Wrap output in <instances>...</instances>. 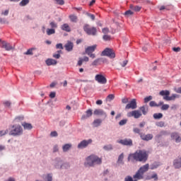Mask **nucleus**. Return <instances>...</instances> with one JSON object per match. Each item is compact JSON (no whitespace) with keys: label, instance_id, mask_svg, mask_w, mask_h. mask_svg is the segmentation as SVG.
I'll list each match as a JSON object with an SVG mask.
<instances>
[{"label":"nucleus","instance_id":"ddd939ff","mask_svg":"<svg viewBox=\"0 0 181 181\" xmlns=\"http://www.w3.org/2000/svg\"><path fill=\"white\" fill-rule=\"evenodd\" d=\"M0 46H1V47H3V49H5L6 50H11L12 49V47L9 43H8L5 41H1V39H0Z\"/></svg>","mask_w":181,"mask_h":181},{"label":"nucleus","instance_id":"2eb2a0df","mask_svg":"<svg viewBox=\"0 0 181 181\" xmlns=\"http://www.w3.org/2000/svg\"><path fill=\"white\" fill-rule=\"evenodd\" d=\"M64 47L67 52H71L74 48V43L71 41H68L67 43L64 45Z\"/></svg>","mask_w":181,"mask_h":181},{"label":"nucleus","instance_id":"f3484780","mask_svg":"<svg viewBox=\"0 0 181 181\" xmlns=\"http://www.w3.org/2000/svg\"><path fill=\"white\" fill-rule=\"evenodd\" d=\"M174 167L176 169L181 168V158L175 160V161H174Z\"/></svg>","mask_w":181,"mask_h":181},{"label":"nucleus","instance_id":"c756f323","mask_svg":"<svg viewBox=\"0 0 181 181\" xmlns=\"http://www.w3.org/2000/svg\"><path fill=\"white\" fill-rule=\"evenodd\" d=\"M130 8L134 11H139L141 8L139 6H134V5L131 4Z\"/></svg>","mask_w":181,"mask_h":181},{"label":"nucleus","instance_id":"cd10ccee","mask_svg":"<svg viewBox=\"0 0 181 181\" xmlns=\"http://www.w3.org/2000/svg\"><path fill=\"white\" fill-rule=\"evenodd\" d=\"M102 124V120L100 119H95L93 122V125L95 127H98Z\"/></svg>","mask_w":181,"mask_h":181},{"label":"nucleus","instance_id":"20e7f679","mask_svg":"<svg viewBox=\"0 0 181 181\" xmlns=\"http://www.w3.org/2000/svg\"><path fill=\"white\" fill-rule=\"evenodd\" d=\"M149 170V164L147 163L141 166L135 174V177L141 180L144 178V173H147Z\"/></svg>","mask_w":181,"mask_h":181},{"label":"nucleus","instance_id":"0e129e2a","mask_svg":"<svg viewBox=\"0 0 181 181\" xmlns=\"http://www.w3.org/2000/svg\"><path fill=\"white\" fill-rule=\"evenodd\" d=\"M49 97H50V98H54V97H56V93H55V92H52V93L49 94Z\"/></svg>","mask_w":181,"mask_h":181},{"label":"nucleus","instance_id":"8fccbe9b","mask_svg":"<svg viewBox=\"0 0 181 181\" xmlns=\"http://www.w3.org/2000/svg\"><path fill=\"white\" fill-rule=\"evenodd\" d=\"M152 100V96H148L144 98V103H148V101H151Z\"/></svg>","mask_w":181,"mask_h":181},{"label":"nucleus","instance_id":"f257e3e1","mask_svg":"<svg viewBox=\"0 0 181 181\" xmlns=\"http://www.w3.org/2000/svg\"><path fill=\"white\" fill-rule=\"evenodd\" d=\"M148 154L145 150H138L134 153L129 156V160L146 163L148 160Z\"/></svg>","mask_w":181,"mask_h":181},{"label":"nucleus","instance_id":"1a4fd4ad","mask_svg":"<svg viewBox=\"0 0 181 181\" xmlns=\"http://www.w3.org/2000/svg\"><path fill=\"white\" fill-rule=\"evenodd\" d=\"M117 143L126 146H132L133 145V141L131 139H120L117 141Z\"/></svg>","mask_w":181,"mask_h":181},{"label":"nucleus","instance_id":"a19ab883","mask_svg":"<svg viewBox=\"0 0 181 181\" xmlns=\"http://www.w3.org/2000/svg\"><path fill=\"white\" fill-rule=\"evenodd\" d=\"M127 123V119H122L119 122V126H124Z\"/></svg>","mask_w":181,"mask_h":181},{"label":"nucleus","instance_id":"7c9ffc66","mask_svg":"<svg viewBox=\"0 0 181 181\" xmlns=\"http://www.w3.org/2000/svg\"><path fill=\"white\" fill-rule=\"evenodd\" d=\"M123 159H124V153H122L121 155H119L118 158L117 163L123 165L124 164Z\"/></svg>","mask_w":181,"mask_h":181},{"label":"nucleus","instance_id":"a18cd8bd","mask_svg":"<svg viewBox=\"0 0 181 181\" xmlns=\"http://www.w3.org/2000/svg\"><path fill=\"white\" fill-rule=\"evenodd\" d=\"M61 52L62 51L60 50V51H58V54H54L53 57L54 59H59V57H61V55H60Z\"/></svg>","mask_w":181,"mask_h":181},{"label":"nucleus","instance_id":"6e6552de","mask_svg":"<svg viewBox=\"0 0 181 181\" xmlns=\"http://www.w3.org/2000/svg\"><path fill=\"white\" fill-rule=\"evenodd\" d=\"M142 114L140 110H133L127 114L128 117H134V119H139Z\"/></svg>","mask_w":181,"mask_h":181},{"label":"nucleus","instance_id":"4d7b16f0","mask_svg":"<svg viewBox=\"0 0 181 181\" xmlns=\"http://www.w3.org/2000/svg\"><path fill=\"white\" fill-rule=\"evenodd\" d=\"M57 49H61L62 50L63 49V45L62 43H59L56 45Z\"/></svg>","mask_w":181,"mask_h":181},{"label":"nucleus","instance_id":"72a5a7b5","mask_svg":"<svg viewBox=\"0 0 181 181\" xmlns=\"http://www.w3.org/2000/svg\"><path fill=\"white\" fill-rule=\"evenodd\" d=\"M140 110L141 112H143L144 115H146L148 112V108H146L145 106H142L140 107Z\"/></svg>","mask_w":181,"mask_h":181},{"label":"nucleus","instance_id":"bb28decb","mask_svg":"<svg viewBox=\"0 0 181 181\" xmlns=\"http://www.w3.org/2000/svg\"><path fill=\"white\" fill-rule=\"evenodd\" d=\"M163 102H160L158 105L155 101H151L149 103L150 107H160V105H163Z\"/></svg>","mask_w":181,"mask_h":181},{"label":"nucleus","instance_id":"13d9d810","mask_svg":"<svg viewBox=\"0 0 181 181\" xmlns=\"http://www.w3.org/2000/svg\"><path fill=\"white\" fill-rule=\"evenodd\" d=\"M88 16H89L93 21H94L95 19V17L93 14L91 13H87Z\"/></svg>","mask_w":181,"mask_h":181},{"label":"nucleus","instance_id":"bf43d9fd","mask_svg":"<svg viewBox=\"0 0 181 181\" xmlns=\"http://www.w3.org/2000/svg\"><path fill=\"white\" fill-rule=\"evenodd\" d=\"M103 39L105 40H110V35H105L104 36H103Z\"/></svg>","mask_w":181,"mask_h":181},{"label":"nucleus","instance_id":"49530a36","mask_svg":"<svg viewBox=\"0 0 181 181\" xmlns=\"http://www.w3.org/2000/svg\"><path fill=\"white\" fill-rule=\"evenodd\" d=\"M51 28H57V24L56 23H54V21L51 22L49 23Z\"/></svg>","mask_w":181,"mask_h":181},{"label":"nucleus","instance_id":"338daca9","mask_svg":"<svg viewBox=\"0 0 181 181\" xmlns=\"http://www.w3.org/2000/svg\"><path fill=\"white\" fill-rule=\"evenodd\" d=\"M4 104L5 107H10V105H11V103L8 101L4 102Z\"/></svg>","mask_w":181,"mask_h":181},{"label":"nucleus","instance_id":"c03bdc74","mask_svg":"<svg viewBox=\"0 0 181 181\" xmlns=\"http://www.w3.org/2000/svg\"><path fill=\"white\" fill-rule=\"evenodd\" d=\"M169 107H170L169 105H167V104L163 105V106L161 107V110H163V111H165V110H168Z\"/></svg>","mask_w":181,"mask_h":181},{"label":"nucleus","instance_id":"5fc2aeb1","mask_svg":"<svg viewBox=\"0 0 181 181\" xmlns=\"http://www.w3.org/2000/svg\"><path fill=\"white\" fill-rule=\"evenodd\" d=\"M123 104H127L129 103V99L127 98H124L122 100Z\"/></svg>","mask_w":181,"mask_h":181},{"label":"nucleus","instance_id":"79ce46f5","mask_svg":"<svg viewBox=\"0 0 181 181\" xmlns=\"http://www.w3.org/2000/svg\"><path fill=\"white\" fill-rule=\"evenodd\" d=\"M62 161H59V165H60V168H64V167H66V168H69V164H67V163H64V164H63V165H62Z\"/></svg>","mask_w":181,"mask_h":181},{"label":"nucleus","instance_id":"052dcab7","mask_svg":"<svg viewBox=\"0 0 181 181\" xmlns=\"http://www.w3.org/2000/svg\"><path fill=\"white\" fill-rule=\"evenodd\" d=\"M58 151H59L58 146H54V148H53V152L57 153Z\"/></svg>","mask_w":181,"mask_h":181},{"label":"nucleus","instance_id":"4be33fe9","mask_svg":"<svg viewBox=\"0 0 181 181\" xmlns=\"http://www.w3.org/2000/svg\"><path fill=\"white\" fill-rule=\"evenodd\" d=\"M62 30L66 31V32H70L71 31V28L69 27V24L64 23L61 26Z\"/></svg>","mask_w":181,"mask_h":181},{"label":"nucleus","instance_id":"4468645a","mask_svg":"<svg viewBox=\"0 0 181 181\" xmlns=\"http://www.w3.org/2000/svg\"><path fill=\"white\" fill-rule=\"evenodd\" d=\"M141 139L143 141H148L152 140L153 139V134H140Z\"/></svg>","mask_w":181,"mask_h":181},{"label":"nucleus","instance_id":"6e6d98bb","mask_svg":"<svg viewBox=\"0 0 181 181\" xmlns=\"http://www.w3.org/2000/svg\"><path fill=\"white\" fill-rule=\"evenodd\" d=\"M50 135H51L52 137H57L58 136L57 132H55V131L52 132Z\"/></svg>","mask_w":181,"mask_h":181},{"label":"nucleus","instance_id":"e433bc0d","mask_svg":"<svg viewBox=\"0 0 181 181\" xmlns=\"http://www.w3.org/2000/svg\"><path fill=\"white\" fill-rule=\"evenodd\" d=\"M55 33V30L53 29V28H47V34L48 35H52V34H54Z\"/></svg>","mask_w":181,"mask_h":181},{"label":"nucleus","instance_id":"58836bf2","mask_svg":"<svg viewBox=\"0 0 181 181\" xmlns=\"http://www.w3.org/2000/svg\"><path fill=\"white\" fill-rule=\"evenodd\" d=\"M29 1H30V0H22L20 2L19 5L21 6H25V5H27L29 3Z\"/></svg>","mask_w":181,"mask_h":181},{"label":"nucleus","instance_id":"e2e57ef3","mask_svg":"<svg viewBox=\"0 0 181 181\" xmlns=\"http://www.w3.org/2000/svg\"><path fill=\"white\" fill-rule=\"evenodd\" d=\"M58 4L63 5L64 4V0H55Z\"/></svg>","mask_w":181,"mask_h":181},{"label":"nucleus","instance_id":"393cba45","mask_svg":"<svg viewBox=\"0 0 181 181\" xmlns=\"http://www.w3.org/2000/svg\"><path fill=\"white\" fill-rule=\"evenodd\" d=\"M22 126L24 127V129L25 130H30L33 129V126L31 125V124L29 123H23L22 124Z\"/></svg>","mask_w":181,"mask_h":181},{"label":"nucleus","instance_id":"f704fd0d","mask_svg":"<svg viewBox=\"0 0 181 181\" xmlns=\"http://www.w3.org/2000/svg\"><path fill=\"white\" fill-rule=\"evenodd\" d=\"M103 148L105 151H110L112 150V146L111 144L105 145Z\"/></svg>","mask_w":181,"mask_h":181},{"label":"nucleus","instance_id":"a878e982","mask_svg":"<svg viewBox=\"0 0 181 181\" xmlns=\"http://www.w3.org/2000/svg\"><path fill=\"white\" fill-rule=\"evenodd\" d=\"M71 148V144H66L63 146L62 149L64 153L69 151V150Z\"/></svg>","mask_w":181,"mask_h":181},{"label":"nucleus","instance_id":"9b49d317","mask_svg":"<svg viewBox=\"0 0 181 181\" xmlns=\"http://www.w3.org/2000/svg\"><path fill=\"white\" fill-rule=\"evenodd\" d=\"M126 110H136L137 108V103L136 99H132L127 105Z\"/></svg>","mask_w":181,"mask_h":181},{"label":"nucleus","instance_id":"de8ad7c7","mask_svg":"<svg viewBox=\"0 0 181 181\" xmlns=\"http://www.w3.org/2000/svg\"><path fill=\"white\" fill-rule=\"evenodd\" d=\"M133 132L134 134H140L141 130L139 128H134Z\"/></svg>","mask_w":181,"mask_h":181},{"label":"nucleus","instance_id":"39448f33","mask_svg":"<svg viewBox=\"0 0 181 181\" xmlns=\"http://www.w3.org/2000/svg\"><path fill=\"white\" fill-rule=\"evenodd\" d=\"M96 49H97L96 45L88 46L85 49V53L86 54H88V56H89L90 59H95L96 55L93 52H95V50H96Z\"/></svg>","mask_w":181,"mask_h":181},{"label":"nucleus","instance_id":"680f3d73","mask_svg":"<svg viewBox=\"0 0 181 181\" xmlns=\"http://www.w3.org/2000/svg\"><path fill=\"white\" fill-rule=\"evenodd\" d=\"M151 179H155L156 181H157L158 180V175L157 174H153L152 176H151Z\"/></svg>","mask_w":181,"mask_h":181},{"label":"nucleus","instance_id":"423d86ee","mask_svg":"<svg viewBox=\"0 0 181 181\" xmlns=\"http://www.w3.org/2000/svg\"><path fill=\"white\" fill-rule=\"evenodd\" d=\"M83 30L89 35H95L97 34V29H96V28L90 27L88 24H86L83 26Z\"/></svg>","mask_w":181,"mask_h":181},{"label":"nucleus","instance_id":"774afa93","mask_svg":"<svg viewBox=\"0 0 181 181\" xmlns=\"http://www.w3.org/2000/svg\"><path fill=\"white\" fill-rule=\"evenodd\" d=\"M6 181H16V180L14 179V177H8V180H6Z\"/></svg>","mask_w":181,"mask_h":181},{"label":"nucleus","instance_id":"f8f14e48","mask_svg":"<svg viewBox=\"0 0 181 181\" xmlns=\"http://www.w3.org/2000/svg\"><path fill=\"white\" fill-rule=\"evenodd\" d=\"M95 81H98L100 84H106L107 79L106 78L101 75V74H97L95 77Z\"/></svg>","mask_w":181,"mask_h":181},{"label":"nucleus","instance_id":"09e8293b","mask_svg":"<svg viewBox=\"0 0 181 181\" xmlns=\"http://www.w3.org/2000/svg\"><path fill=\"white\" fill-rule=\"evenodd\" d=\"M133 14H134V13H133L131 10L127 11L124 13V15H125V16H131V15H133Z\"/></svg>","mask_w":181,"mask_h":181},{"label":"nucleus","instance_id":"7ed1b4c3","mask_svg":"<svg viewBox=\"0 0 181 181\" xmlns=\"http://www.w3.org/2000/svg\"><path fill=\"white\" fill-rule=\"evenodd\" d=\"M9 136H19L23 134V128L19 124L11 125L9 129Z\"/></svg>","mask_w":181,"mask_h":181},{"label":"nucleus","instance_id":"ea45409f","mask_svg":"<svg viewBox=\"0 0 181 181\" xmlns=\"http://www.w3.org/2000/svg\"><path fill=\"white\" fill-rule=\"evenodd\" d=\"M179 136L177 133H172L171 134V138L173 139V140H176V139H177V137Z\"/></svg>","mask_w":181,"mask_h":181},{"label":"nucleus","instance_id":"603ef678","mask_svg":"<svg viewBox=\"0 0 181 181\" xmlns=\"http://www.w3.org/2000/svg\"><path fill=\"white\" fill-rule=\"evenodd\" d=\"M46 181H52V177L50 174H48L46 177Z\"/></svg>","mask_w":181,"mask_h":181},{"label":"nucleus","instance_id":"0eeeda50","mask_svg":"<svg viewBox=\"0 0 181 181\" xmlns=\"http://www.w3.org/2000/svg\"><path fill=\"white\" fill-rule=\"evenodd\" d=\"M101 56H107V57H110V59H115V54L112 49L106 48L102 52Z\"/></svg>","mask_w":181,"mask_h":181},{"label":"nucleus","instance_id":"b1692460","mask_svg":"<svg viewBox=\"0 0 181 181\" xmlns=\"http://www.w3.org/2000/svg\"><path fill=\"white\" fill-rule=\"evenodd\" d=\"M34 50H37V48L32 47L30 49H28L26 52L24 53V54H26L27 56H33V52Z\"/></svg>","mask_w":181,"mask_h":181},{"label":"nucleus","instance_id":"9d476101","mask_svg":"<svg viewBox=\"0 0 181 181\" xmlns=\"http://www.w3.org/2000/svg\"><path fill=\"white\" fill-rule=\"evenodd\" d=\"M91 143H92V139L83 140L79 143V144L78 145V149L86 148L88 145L91 144Z\"/></svg>","mask_w":181,"mask_h":181},{"label":"nucleus","instance_id":"c9c22d12","mask_svg":"<svg viewBox=\"0 0 181 181\" xmlns=\"http://www.w3.org/2000/svg\"><path fill=\"white\" fill-rule=\"evenodd\" d=\"M8 134V130H1L0 131V137L4 136Z\"/></svg>","mask_w":181,"mask_h":181},{"label":"nucleus","instance_id":"5701e85b","mask_svg":"<svg viewBox=\"0 0 181 181\" xmlns=\"http://www.w3.org/2000/svg\"><path fill=\"white\" fill-rule=\"evenodd\" d=\"M139 179L135 177V175L133 176V178L131 176H127L124 179V181H139Z\"/></svg>","mask_w":181,"mask_h":181},{"label":"nucleus","instance_id":"f03ea898","mask_svg":"<svg viewBox=\"0 0 181 181\" xmlns=\"http://www.w3.org/2000/svg\"><path fill=\"white\" fill-rule=\"evenodd\" d=\"M102 160L97 156L90 155L86 158V162L84 163L85 167H94L95 165H101Z\"/></svg>","mask_w":181,"mask_h":181},{"label":"nucleus","instance_id":"4c0bfd02","mask_svg":"<svg viewBox=\"0 0 181 181\" xmlns=\"http://www.w3.org/2000/svg\"><path fill=\"white\" fill-rule=\"evenodd\" d=\"M101 60V58H98L96 59H95L93 62H92V66H98Z\"/></svg>","mask_w":181,"mask_h":181},{"label":"nucleus","instance_id":"412c9836","mask_svg":"<svg viewBox=\"0 0 181 181\" xmlns=\"http://www.w3.org/2000/svg\"><path fill=\"white\" fill-rule=\"evenodd\" d=\"M91 115H93V112H92V110L90 109H89L86 111V115L82 116V119L89 118L91 117Z\"/></svg>","mask_w":181,"mask_h":181},{"label":"nucleus","instance_id":"c85d7f7f","mask_svg":"<svg viewBox=\"0 0 181 181\" xmlns=\"http://www.w3.org/2000/svg\"><path fill=\"white\" fill-rule=\"evenodd\" d=\"M160 95H163V97H169L170 91L169 90H161L160 92Z\"/></svg>","mask_w":181,"mask_h":181},{"label":"nucleus","instance_id":"37998d69","mask_svg":"<svg viewBox=\"0 0 181 181\" xmlns=\"http://www.w3.org/2000/svg\"><path fill=\"white\" fill-rule=\"evenodd\" d=\"M156 126L158 127L162 128L165 126V123L163 122H158L156 123Z\"/></svg>","mask_w":181,"mask_h":181},{"label":"nucleus","instance_id":"aec40b11","mask_svg":"<svg viewBox=\"0 0 181 181\" xmlns=\"http://www.w3.org/2000/svg\"><path fill=\"white\" fill-rule=\"evenodd\" d=\"M95 115H106V113L102 109H96L94 111Z\"/></svg>","mask_w":181,"mask_h":181},{"label":"nucleus","instance_id":"864d4df0","mask_svg":"<svg viewBox=\"0 0 181 181\" xmlns=\"http://www.w3.org/2000/svg\"><path fill=\"white\" fill-rule=\"evenodd\" d=\"M107 100H114L115 98V95L113 94H110L107 97Z\"/></svg>","mask_w":181,"mask_h":181},{"label":"nucleus","instance_id":"2f4dec72","mask_svg":"<svg viewBox=\"0 0 181 181\" xmlns=\"http://www.w3.org/2000/svg\"><path fill=\"white\" fill-rule=\"evenodd\" d=\"M153 118L155 119H160L163 118V114L162 113H155L153 115Z\"/></svg>","mask_w":181,"mask_h":181},{"label":"nucleus","instance_id":"69168bd1","mask_svg":"<svg viewBox=\"0 0 181 181\" xmlns=\"http://www.w3.org/2000/svg\"><path fill=\"white\" fill-rule=\"evenodd\" d=\"M160 10L163 11V10H169V9H168V6H162L160 7Z\"/></svg>","mask_w":181,"mask_h":181},{"label":"nucleus","instance_id":"a211bd4d","mask_svg":"<svg viewBox=\"0 0 181 181\" xmlns=\"http://www.w3.org/2000/svg\"><path fill=\"white\" fill-rule=\"evenodd\" d=\"M176 97V94H173L171 96H164L163 100H165L166 101H173L175 100Z\"/></svg>","mask_w":181,"mask_h":181},{"label":"nucleus","instance_id":"6ab92c4d","mask_svg":"<svg viewBox=\"0 0 181 181\" xmlns=\"http://www.w3.org/2000/svg\"><path fill=\"white\" fill-rule=\"evenodd\" d=\"M57 61L55 59H48L46 60V64L47 66H52L54 64H57Z\"/></svg>","mask_w":181,"mask_h":181},{"label":"nucleus","instance_id":"dca6fc26","mask_svg":"<svg viewBox=\"0 0 181 181\" xmlns=\"http://www.w3.org/2000/svg\"><path fill=\"white\" fill-rule=\"evenodd\" d=\"M84 62H86V63H87L88 62H89V58H88V57H84L83 58L80 57V58H79V60H78V66L79 67H81V66H82V64H83V63Z\"/></svg>","mask_w":181,"mask_h":181},{"label":"nucleus","instance_id":"3c124183","mask_svg":"<svg viewBox=\"0 0 181 181\" xmlns=\"http://www.w3.org/2000/svg\"><path fill=\"white\" fill-rule=\"evenodd\" d=\"M127 63H128V61L124 60L122 62H120V64H121L122 67H125V66H127Z\"/></svg>","mask_w":181,"mask_h":181},{"label":"nucleus","instance_id":"473e14b6","mask_svg":"<svg viewBox=\"0 0 181 181\" xmlns=\"http://www.w3.org/2000/svg\"><path fill=\"white\" fill-rule=\"evenodd\" d=\"M69 18H70L71 21H72L74 23H76L77 20H78L77 16L75 15H70Z\"/></svg>","mask_w":181,"mask_h":181}]
</instances>
